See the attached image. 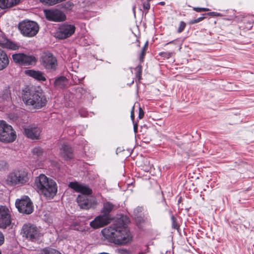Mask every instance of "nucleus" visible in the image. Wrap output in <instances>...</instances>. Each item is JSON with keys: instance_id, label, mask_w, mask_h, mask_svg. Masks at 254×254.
Masks as SVG:
<instances>
[{"instance_id": "obj_1", "label": "nucleus", "mask_w": 254, "mask_h": 254, "mask_svg": "<svg viewBox=\"0 0 254 254\" xmlns=\"http://www.w3.org/2000/svg\"><path fill=\"white\" fill-rule=\"evenodd\" d=\"M129 222L127 217H122L116 223L102 230L103 236L111 242L117 245H124L131 240V234L126 226Z\"/></svg>"}, {"instance_id": "obj_2", "label": "nucleus", "mask_w": 254, "mask_h": 254, "mask_svg": "<svg viewBox=\"0 0 254 254\" xmlns=\"http://www.w3.org/2000/svg\"><path fill=\"white\" fill-rule=\"evenodd\" d=\"M68 186L76 192L81 193L76 199L81 208L88 209L96 204L94 199L86 195L91 194L92 192V190L87 186L75 182L69 183Z\"/></svg>"}, {"instance_id": "obj_3", "label": "nucleus", "mask_w": 254, "mask_h": 254, "mask_svg": "<svg viewBox=\"0 0 254 254\" xmlns=\"http://www.w3.org/2000/svg\"><path fill=\"white\" fill-rule=\"evenodd\" d=\"M38 192L47 198H53L57 192V185L55 181L41 174L35 181Z\"/></svg>"}, {"instance_id": "obj_4", "label": "nucleus", "mask_w": 254, "mask_h": 254, "mask_svg": "<svg viewBox=\"0 0 254 254\" xmlns=\"http://www.w3.org/2000/svg\"><path fill=\"white\" fill-rule=\"evenodd\" d=\"M22 97L23 101L27 106L35 109H39L45 106L47 102L45 96L40 90H23Z\"/></svg>"}, {"instance_id": "obj_5", "label": "nucleus", "mask_w": 254, "mask_h": 254, "mask_svg": "<svg viewBox=\"0 0 254 254\" xmlns=\"http://www.w3.org/2000/svg\"><path fill=\"white\" fill-rule=\"evenodd\" d=\"M29 180L28 173L22 170H15L10 173L5 180L6 183L10 186H21Z\"/></svg>"}, {"instance_id": "obj_6", "label": "nucleus", "mask_w": 254, "mask_h": 254, "mask_svg": "<svg viewBox=\"0 0 254 254\" xmlns=\"http://www.w3.org/2000/svg\"><path fill=\"white\" fill-rule=\"evenodd\" d=\"M18 29L24 36L32 37L38 33L39 27L36 22L25 20L19 23Z\"/></svg>"}, {"instance_id": "obj_7", "label": "nucleus", "mask_w": 254, "mask_h": 254, "mask_svg": "<svg viewBox=\"0 0 254 254\" xmlns=\"http://www.w3.org/2000/svg\"><path fill=\"white\" fill-rule=\"evenodd\" d=\"M16 138V134L12 127L5 121H0V141L12 142Z\"/></svg>"}, {"instance_id": "obj_8", "label": "nucleus", "mask_w": 254, "mask_h": 254, "mask_svg": "<svg viewBox=\"0 0 254 254\" xmlns=\"http://www.w3.org/2000/svg\"><path fill=\"white\" fill-rule=\"evenodd\" d=\"M23 236L33 242L39 241L42 235L39 228L31 224H24L22 227Z\"/></svg>"}, {"instance_id": "obj_9", "label": "nucleus", "mask_w": 254, "mask_h": 254, "mask_svg": "<svg viewBox=\"0 0 254 254\" xmlns=\"http://www.w3.org/2000/svg\"><path fill=\"white\" fill-rule=\"evenodd\" d=\"M41 65L46 69L55 70L58 66L57 58L50 52H44L40 58Z\"/></svg>"}, {"instance_id": "obj_10", "label": "nucleus", "mask_w": 254, "mask_h": 254, "mask_svg": "<svg viewBox=\"0 0 254 254\" xmlns=\"http://www.w3.org/2000/svg\"><path fill=\"white\" fill-rule=\"evenodd\" d=\"M15 205L18 211L23 214H30L33 211L32 202L27 196H24L20 199H17Z\"/></svg>"}, {"instance_id": "obj_11", "label": "nucleus", "mask_w": 254, "mask_h": 254, "mask_svg": "<svg viewBox=\"0 0 254 254\" xmlns=\"http://www.w3.org/2000/svg\"><path fill=\"white\" fill-rule=\"evenodd\" d=\"M44 15L47 20L54 22H61L65 20V15L61 10L57 8L44 9Z\"/></svg>"}, {"instance_id": "obj_12", "label": "nucleus", "mask_w": 254, "mask_h": 254, "mask_svg": "<svg viewBox=\"0 0 254 254\" xmlns=\"http://www.w3.org/2000/svg\"><path fill=\"white\" fill-rule=\"evenodd\" d=\"M75 30V27L72 24H64L61 25L56 33V36L60 39H64L71 36Z\"/></svg>"}, {"instance_id": "obj_13", "label": "nucleus", "mask_w": 254, "mask_h": 254, "mask_svg": "<svg viewBox=\"0 0 254 254\" xmlns=\"http://www.w3.org/2000/svg\"><path fill=\"white\" fill-rule=\"evenodd\" d=\"M12 59L15 63L23 65L35 64L37 61L35 57L22 53L13 54Z\"/></svg>"}, {"instance_id": "obj_14", "label": "nucleus", "mask_w": 254, "mask_h": 254, "mask_svg": "<svg viewBox=\"0 0 254 254\" xmlns=\"http://www.w3.org/2000/svg\"><path fill=\"white\" fill-rule=\"evenodd\" d=\"M111 215H106L102 213L90 222V226L94 229H98L107 225L111 222Z\"/></svg>"}, {"instance_id": "obj_15", "label": "nucleus", "mask_w": 254, "mask_h": 254, "mask_svg": "<svg viewBox=\"0 0 254 254\" xmlns=\"http://www.w3.org/2000/svg\"><path fill=\"white\" fill-rule=\"evenodd\" d=\"M11 224L10 212L5 206H0V228H6Z\"/></svg>"}, {"instance_id": "obj_16", "label": "nucleus", "mask_w": 254, "mask_h": 254, "mask_svg": "<svg viewBox=\"0 0 254 254\" xmlns=\"http://www.w3.org/2000/svg\"><path fill=\"white\" fill-rule=\"evenodd\" d=\"M40 132V128L36 126H29L24 129L25 135L32 139H38Z\"/></svg>"}, {"instance_id": "obj_17", "label": "nucleus", "mask_w": 254, "mask_h": 254, "mask_svg": "<svg viewBox=\"0 0 254 254\" xmlns=\"http://www.w3.org/2000/svg\"><path fill=\"white\" fill-rule=\"evenodd\" d=\"M0 45L3 48L13 50H17L18 48V46L16 44L3 36H0Z\"/></svg>"}, {"instance_id": "obj_18", "label": "nucleus", "mask_w": 254, "mask_h": 254, "mask_svg": "<svg viewBox=\"0 0 254 254\" xmlns=\"http://www.w3.org/2000/svg\"><path fill=\"white\" fill-rule=\"evenodd\" d=\"M61 155L66 160L71 159L73 157L71 148L67 145H64L61 149Z\"/></svg>"}, {"instance_id": "obj_19", "label": "nucleus", "mask_w": 254, "mask_h": 254, "mask_svg": "<svg viewBox=\"0 0 254 254\" xmlns=\"http://www.w3.org/2000/svg\"><path fill=\"white\" fill-rule=\"evenodd\" d=\"M25 72L27 75L31 76L38 80H46V77L44 76V74L41 71L34 70H26Z\"/></svg>"}, {"instance_id": "obj_20", "label": "nucleus", "mask_w": 254, "mask_h": 254, "mask_svg": "<svg viewBox=\"0 0 254 254\" xmlns=\"http://www.w3.org/2000/svg\"><path fill=\"white\" fill-rule=\"evenodd\" d=\"M9 64V59L6 54L0 49V70L6 68Z\"/></svg>"}, {"instance_id": "obj_21", "label": "nucleus", "mask_w": 254, "mask_h": 254, "mask_svg": "<svg viewBox=\"0 0 254 254\" xmlns=\"http://www.w3.org/2000/svg\"><path fill=\"white\" fill-rule=\"evenodd\" d=\"M20 0H0V7L4 9L18 4Z\"/></svg>"}, {"instance_id": "obj_22", "label": "nucleus", "mask_w": 254, "mask_h": 254, "mask_svg": "<svg viewBox=\"0 0 254 254\" xmlns=\"http://www.w3.org/2000/svg\"><path fill=\"white\" fill-rule=\"evenodd\" d=\"M114 207V205L112 203L109 201H106L103 204L102 213L106 215H110V213L113 210Z\"/></svg>"}, {"instance_id": "obj_23", "label": "nucleus", "mask_w": 254, "mask_h": 254, "mask_svg": "<svg viewBox=\"0 0 254 254\" xmlns=\"http://www.w3.org/2000/svg\"><path fill=\"white\" fill-rule=\"evenodd\" d=\"M143 208L142 207H137L134 209L133 213L135 215V219L137 223H141L143 220L140 217L138 216L139 213L142 212Z\"/></svg>"}, {"instance_id": "obj_24", "label": "nucleus", "mask_w": 254, "mask_h": 254, "mask_svg": "<svg viewBox=\"0 0 254 254\" xmlns=\"http://www.w3.org/2000/svg\"><path fill=\"white\" fill-rule=\"evenodd\" d=\"M66 78L64 77H60L57 78L54 82V85L57 87H62L65 85Z\"/></svg>"}, {"instance_id": "obj_25", "label": "nucleus", "mask_w": 254, "mask_h": 254, "mask_svg": "<svg viewBox=\"0 0 254 254\" xmlns=\"http://www.w3.org/2000/svg\"><path fill=\"white\" fill-rule=\"evenodd\" d=\"M0 97L3 100H8L10 98V90L8 88L4 89L0 94Z\"/></svg>"}, {"instance_id": "obj_26", "label": "nucleus", "mask_w": 254, "mask_h": 254, "mask_svg": "<svg viewBox=\"0 0 254 254\" xmlns=\"http://www.w3.org/2000/svg\"><path fill=\"white\" fill-rule=\"evenodd\" d=\"M41 254H62L60 252L52 249H44L42 251Z\"/></svg>"}, {"instance_id": "obj_27", "label": "nucleus", "mask_w": 254, "mask_h": 254, "mask_svg": "<svg viewBox=\"0 0 254 254\" xmlns=\"http://www.w3.org/2000/svg\"><path fill=\"white\" fill-rule=\"evenodd\" d=\"M8 168L7 162L3 160H0V171H4Z\"/></svg>"}, {"instance_id": "obj_28", "label": "nucleus", "mask_w": 254, "mask_h": 254, "mask_svg": "<svg viewBox=\"0 0 254 254\" xmlns=\"http://www.w3.org/2000/svg\"><path fill=\"white\" fill-rule=\"evenodd\" d=\"M32 152L37 156H40L43 153V150L39 147H36L33 149Z\"/></svg>"}, {"instance_id": "obj_29", "label": "nucleus", "mask_w": 254, "mask_h": 254, "mask_svg": "<svg viewBox=\"0 0 254 254\" xmlns=\"http://www.w3.org/2000/svg\"><path fill=\"white\" fill-rule=\"evenodd\" d=\"M40 1L43 4L49 5H53L56 4V0H40Z\"/></svg>"}, {"instance_id": "obj_30", "label": "nucleus", "mask_w": 254, "mask_h": 254, "mask_svg": "<svg viewBox=\"0 0 254 254\" xmlns=\"http://www.w3.org/2000/svg\"><path fill=\"white\" fill-rule=\"evenodd\" d=\"M175 53L174 52H162L160 54V55L167 59L170 58Z\"/></svg>"}, {"instance_id": "obj_31", "label": "nucleus", "mask_w": 254, "mask_h": 254, "mask_svg": "<svg viewBox=\"0 0 254 254\" xmlns=\"http://www.w3.org/2000/svg\"><path fill=\"white\" fill-rule=\"evenodd\" d=\"M117 254H129L128 250L123 249H118L116 251Z\"/></svg>"}, {"instance_id": "obj_32", "label": "nucleus", "mask_w": 254, "mask_h": 254, "mask_svg": "<svg viewBox=\"0 0 254 254\" xmlns=\"http://www.w3.org/2000/svg\"><path fill=\"white\" fill-rule=\"evenodd\" d=\"M185 27H186V23L183 21H181L180 23L179 27L178 29V32L179 33L182 32L185 29Z\"/></svg>"}, {"instance_id": "obj_33", "label": "nucleus", "mask_w": 254, "mask_h": 254, "mask_svg": "<svg viewBox=\"0 0 254 254\" xmlns=\"http://www.w3.org/2000/svg\"><path fill=\"white\" fill-rule=\"evenodd\" d=\"M73 4L69 2H67L64 4L63 7L66 9H71L73 7Z\"/></svg>"}, {"instance_id": "obj_34", "label": "nucleus", "mask_w": 254, "mask_h": 254, "mask_svg": "<svg viewBox=\"0 0 254 254\" xmlns=\"http://www.w3.org/2000/svg\"><path fill=\"white\" fill-rule=\"evenodd\" d=\"M194 10L196 12H201V11H208L209 10V8H203V7H194Z\"/></svg>"}, {"instance_id": "obj_35", "label": "nucleus", "mask_w": 254, "mask_h": 254, "mask_svg": "<svg viewBox=\"0 0 254 254\" xmlns=\"http://www.w3.org/2000/svg\"><path fill=\"white\" fill-rule=\"evenodd\" d=\"M143 7L144 9L147 10H149L150 7L149 1H147V0L146 1H144L143 3Z\"/></svg>"}, {"instance_id": "obj_36", "label": "nucleus", "mask_w": 254, "mask_h": 254, "mask_svg": "<svg viewBox=\"0 0 254 254\" xmlns=\"http://www.w3.org/2000/svg\"><path fill=\"white\" fill-rule=\"evenodd\" d=\"M145 53H146V50H145L144 49H142L141 53L139 56V60L141 63L143 62V59H144V57L145 55Z\"/></svg>"}, {"instance_id": "obj_37", "label": "nucleus", "mask_w": 254, "mask_h": 254, "mask_svg": "<svg viewBox=\"0 0 254 254\" xmlns=\"http://www.w3.org/2000/svg\"><path fill=\"white\" fill-rule=\"evenodd\" d=\"M204 17H200L197 19L192 20L190 21V24H194L198 23L201 21H202L204 19Z\"/></svg>"}, {"instance_id": "obj_38", "label": "nucleus", "mask_w": 254, "mask_h": 254, "mask_svg": "<svg viewBox=\"0 0 254 254\" xmlns=\"http://www.w3.org/2000/svg\"><path fill=\"white\" fill-rule=\"evenodd\" d=\"M244 18V17L243 15H240L235 16L234 19V20L239 22L242 21Z\"/></svg>"}, {"instance_id": "obj_39", "label": "nucleus", "mask_w": 254, "mask_h": 254, "mask_svg": "<svg viewBox=\"0 0 254 254\" xmlns=\"http://www.w3.org/2000/svg\"><path fill=\"white\" fill-rule=\"evenodd\" d=\"M208 15L213 16H221V14L220 13H217L216 12H208L207 14Z\"/></svg>"}, {"instance_id": "obj_40", "label": "nucleus", "mask_w": 254, "mask_h": 254, "mask_svg": "<svg viewBox=\"0 0 254 254\" xmlns=\"http://www.w3.org/2000/svg\"><path fill=\"white\" fill-rule=\"evenodd\" d=\"M172 220L173 221V224H172L173 227L175 229H178L179 228V226L176 223V222L175 221V218L174 216L172 217Z\"/></svg>"}, {"instance_id": "obj_41", "label": "nucleus", "mask_w": 254, "mask_h": 254, "mask_svg": "<svg viewBox=\"0 0 254 254\" xmlns=\"http://www.w3.org/2000/svg\"><path fill=\"white\" fill-rule=\"evenodd\" d=\"M144 116V112L141 108H139L138 117L139 119H142Z\"/></svg>"}, {"instance_id": "obj_42", "label": "nucleus", "mask_w": 254, "mask_h": 254, "mask_svg": "<svg viewBox=\"0 0 254 254\" xmlns=\"http://www.w3.org/2000/svg\"><path fill=\"white\" fill-rule=\"evenodd\" d=\"M4 236L2 233L0 232V245H2L4 242Z\"/></svg>"}, {"instance_id": "obj_43", "label": "nucleus", "mask_w": 254, "mask_h": 254, "mask_svg": "<svg viewBox=\"0 0 254 254\" xmlns=\"http://www.w3.org/2000/svg\"><path fill=\"white\" fill-rule=\"evenodd\" d=\"M138 125L136 123L133 125V130L134 132L136 133L137 132Z\"/></svg>"}, {"instance_id": "obj_44", "label": "nucleus", "mask_w": 254, "mask_h": 254, "mask_svg": "<svg viewBox=\"0 0 254 254\" xmlns=\"http://www.w3.org/2000/svg\"><path fill=\"white\" fill-rule=\"evenodd\" d=\"M133 109H134V107H132V112L131 113V118L132 120H134V115H133Z\"/></svg>"}, {"instance_id": "obj_45", "label": "nucleus", "mask_w": 254, "mask_h": 254, "mask_svg": "<svg viewBox=\"0 0 254 254\" xmlns=\"http://www.w3.org/2000/svg\"><path fill=\"white\" fill-rule=\"evenodd\" d=\"M147 47H148V43H147V42H146V43L145 44V45H144V46L143 48H142V49H144L145 50H146V49H147Z\"/></svg>"}, {"instance_id": "obj_46", "label": "nucleus", "mask_w": 254, "mask_h": 254, "mask_svg": "<svg viewBox=\"0 0 254 254\" xmlns=\"http://www.w3.org/2000/svg\"><path fill=\"white\" fill-rule=\"evenodd\" d=\"M159 4H160V5H165V2H164V1H161V2H160L159 3Z\"/></svg>"}, {"instance_id": "obj_47", "label": "nucleus", "mask_w": 254, "mask_h": 254, "mask_svg": "<svg viewBox=\"0 0 254 254\" xmlns=\"http://www.w3.org/2000/svg\"><path fill=\"white\" fill-rule=\"evenodd\" d=\"M174 43V41H171V42H168V43H167L166 45H168V44H172V43Z\"/></svg>"}, {"instance_id": "obj_48", "label": "nucleus", "mask_w": 254, "mask_h": 254, "mask_svg": "<svg viewBox=\"0 0 254 254\" xmlns=\"http://www.w3.org/2000/svg\"><path fill=\"white\" fill-rule=\"evenodd\" d=\"M138 67H139V70H140V69H141V65H139V66H137V68H138Z\"/></svg>"}, {"instance_id": "obj_49", "label": "nucleus", "mask_w": 254, "mask_h": 254, "mask_svg": "<svg viewBox=\"0 0 254 254\" xmlns=\"http://www.w3.org/2000/svg\"><path fill=\"white\" fill-rule=\"evenodd\" d=\"M140 73H141V71H139V72H138V74L140 75Z\"/></svg>"}, {"instance_id": "obj_50", "label": "nucleus", "mask_w": 254, "mask_h": 254, "mask_svg": "<svg viewBox=\"0 0 254 254\" xmlns=\"http://www.w3.org/2000/svg\"><path fill=\"white\" fill-rule=\"evenodd\" d=\"M75 83L77 84V81H75Z\"/></svg>"}]
</instances>
